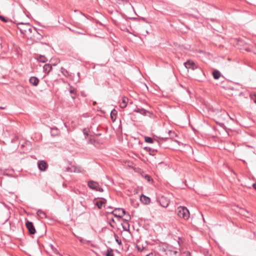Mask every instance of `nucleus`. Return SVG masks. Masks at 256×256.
Listing matches in <instances>:
<instances>
[{
  "instance_id": "f257e3e1",
  "label": "nucleus",
  "mask_w": 256,
  "mask_h": 256,
  "mask_svg": "<svg viewBox=\"0 0 256 256\" xmlns=\"http://www.w3.org/2000/svg\"><path fill=\"white\" fill-rule=\"evenodd\" d=\"M18 28L20 32L24 34H31L33 31L37 32L36 28L32 26L29 23H18Z\"/></svg>"
},
{
  "instance_id": "f03ea898",
  "label": "nucleus",
  "mask_w": 256,
  "mask_h": 256,
  "mask_svg": "<svg viewBox=\"0 0 256 256\" xmlns=\"http://www.w3.org/2000/svg\"><path fill=\"white\" fill-rule=\"evenodd\" d=\"M176 212L178 217L185 220H188L190 218V212L186 207H178L176 210Z\"/></svg>"
},
{
  "instance_id": "7ed1b4c3",
  "label": "nucleus",
  "mask_w": 256,
  "mask_h": 256,
  "mask_svg": "<svg viewBox=\"0 0 256 256\" xmlns=\"http://www.w3.org/2000/svg\"><path fill=\"white\" fill-rule=\"evenodd\" d=\"M88 186L92 190L100 192H102L104 191L103 188L100 186L99 184L92 180H90L88 182Z\"/></svg>"
},
{
  "instance_id": "20e7f679",
  "label": "nucleus",
  "mask_w": 256,
  "mask_h": 256,
  "mask_svg": "<svg viewBox=\"0 0 256 256\" xmlns=\"http://www.w3.org/2000/svg\"><path fill=\"white\" fill-rule=\"evenodd\" d=\"M108 212L111 213L115 217L122 218L124 214H126V210L122 208H116L114 211H108Z\"/></svg>"
},
{
  "instance_id": "39448f33",
  "label": "nucleus",
  "mask_w": 256,
  "mask_h": 256,
  "mask_svg": "<svg viewBox=\"0 0 256 256\" xmlns=\"http://www.w3.org/2000/svg\"><path fill=\"white\" fill-rule=\"evenodd\" d=\"M157 202L164 208H166L169 204V200L164 196H160L157 198Z\"/></svg>"
},
{
  "instance_id": "423d86ee",
  "label": "nucleus",
  "mask_w": 256,
  "mask_h": 256,
  "mask_svg": "<svg viewBox=\"0 0 256 256\" xmlns=\"http://www.w3.org/2000/svg\"><path fill=\"white\" fill-rule=\"evenodd\" d=\"M216 116L219 120H223L228 116V114L225 110H221L216 112Z\"/></svg>"
},
{
  "instance_id": "0eeeda50",
  "label": "nucleus",
  "mask_w": 256,
  "mask_h": 256,
  "mask_svg": "<svg viewBox=\"0 0 256 256\" xmlns=\"http://www.w3.org/2000/svg\"><path fill=\"white\" fill-rule=\"evenodd\" d=\"M26 226L30 234H34L36 233V230L32 222L26 220Z\"/></svg>"
},
{
  "instance_id": "6e6552de",
  "label": "nucleus",
  "mask_w": 256,
  "mask_h": 256,
  "mask_svg": "<svg viewBox=\"0 0 256 256\" xmlns=\"http://www.w3.org/2000/svg\"><path fill=\"white\" fill-rule=\"evenodd\" d=\"M184 65L187 69H192V70H194L198 68L194 62L193 60H188L186 62H185L184 63Z\"/></svg>"
},
{
  "instance_id": "1a4fd4ad",
  "label": "nucleus",
  "mask_w": 256,
  "mask_h": 256,
  "mask_svg": "<svg viewBox=\"0 0 256 256\" xmlns=\"http://www.w3.org/2000/svg\"><path fill=\"white\" fill-rule=\"evenodd\" d=\"M38 168L41 171H45L48 168V164L44 160H39L38 162Z\"/></svg>"
},
{
  "instance_id": "9d476101",
  "label": "nucleus",
  "mask_w": 256,
  "mask_h": 256,
  "mask_svg": "<svg viewBox=\"0 0 256 256\" xmlns=\"http://www.w3.org/2000/svg\"><path fill=\"white\" fill-rule=\"evenodd\" d=\"M56 63L52 64H46L44 65L43 68H44V72L48 74H49L52 70V66H55L56 65Z\"/></svg>"
},
{
  "instance_id": "9b49d317",
  "label": "nucleus",
  "mask_w": 256,
  "mask_h": 256,
  "mask_svg": "<svg viewBox=\"0 0 256 256\" xmlns=\"http://www.w3.org/2000/svg\"><path fill=\"white\" fill-rule=\"evenodd\" d=\"M29 82L34 86H37L40 82L39 79L36 76H31L29 79Z\"/></svg>"
},
{
  "instance_id": "f8f14e48",
  "label": "nucleus",
  "mask_w": 256,
  "mask_h": 256,
  "mask_svg": "<svg viewBox=\"0 0 256 256\" xmlns=\"http://www.w3.org/2000/svg\"><path fill=\"white\" fill-rule=\"evenodd\" d=\"M106 202V200L103 198H99L98 200L95 202L94 204L100 209L102 208L104 204H105Z\"/></svg>"
},
{
  "instance_id": "ddd939ff",
  "label": "nucleus",
  "mask_w": 256,
  "mask_h": 256,
  "mask_svg": "<svg viewBox=\"0 0 256 256\" xmlns=\"http://www.w3.org/2000/svg\"><path fill=\"white\" fill-rule=\"evenodd\" d=\"M50 134L52 136H58L60 134V130L57 128L54 127L51 128Z\"/></svg>"
},
{
  "instance_id": "4468645a",
  "label": "nucleus",
  "mask_w": 256,
  "mask_h": 256,
  "mask_svg": "<svg viewBox=\"0 0 256 256\" xmlns=\"http://www.w3.org/2000/svg\"><path fill=\"white\" fill-rule=\"evenodd\" d=\"M140 200L142 203H144L145 204H148L150 202V198L144 195L141 196L140 198Z\"/></svg>"
},
{
  "instance_id": "2eb2a0df",
  "label": "nucleus",
  "mask_w": 256,
  "mask_h": 256,
  "mask_svg": "<svg viewBox=\"0 0 256 256\" xmlns=\"http://www.w3.org/2000/svg\"><path fill=\"white\" fill-rule=\"evenodd\" d=\"M68 29L72 32L78 34H82L85 35L86 34V31L84 29H81L80 30H76L74 28H68Z\"/></svg>"
},
{
  "instance_id": "dca6fc26",
  "label": "nucleus",
  "mask_w": 256,
  "mask_h": 256,
  "mask_svg": "<svg viewBox=\"0 0 256 256\" xmlns=\"http://www.w3.org/2000/svg\"><path fill=\"white\" fill-rule=\"evenodd\" d=\"M134 112L140 113L144 116H146V114L149 112L148 111L142 108H136L134 110Z\"/></svg>"
},
{
  "instance_id": "f3484780",
  "label": "nucleus",
  "mask_w": 256,
  "mask_h": 256,
  "mask_svg": "<svg viewBox=\"0 0 256 256\" xmlns=\"http://www.w3.org/2000/svg\"><path fill=\"white\" fill-rule=\"evenodd\" d=\"M128 99L126 97H123L122 98V102H120V106L122 108H125L128 102Z\"/></svg>"
},
{
  "instance_id": "a211bd4d",
  "label": "nucleus",
  "mask_w": 256,
  "mask_h": 256,
  "mask_svg": "<svg viewBox=\"0 0 256 256\" xmlns=\"http://www.w3.org/2000/svg\"><path fill=\"white\" fill-rule=\"evenodd\" d=\"M36 58L40 62L44 63L48 61L47 58L42 55H38L36 56Z\"/></svg>"
},
{
  "instance_id": "6ab92c4d",
  "label": "nucleus",
  "mask_w": 256,
  "mask_h": 256,
  "mask_svg": "<svg viewBox=\"0 0 256 256\" xmlns=\"http://www.w3.org/2000/svg\"><path fill=\"white\" fill-rule=\"evenodd\" d=\"M212 76L215 80H218L220 76V73L218 70H214L212 72Z\"/></svg>"
},
{
  "instance_id": "aec40b11",
  "label": "nucleus",
  "mask_w": 256,
  "mask_h": 256,
  "mask_svg": "<svg viewBox=\"0 0 256 256\" xmlns=\"http://www.w3.org/2000/svg\"><path fill=\"white\" fill-rule=\"evenodd\" d=\"M37 214L40 218H44L46 217V213L41 210H38Z\"/></svg>"
},
{
  "instance_id": "412c9836",
  "label": "nucleus",
  "mask_w": 256,
  "mask_h": 256,
  "mask_svg": "<svg viewBox=\"0 0 256 256\" xmlns=\"http://www.w3.org/2000/svg\"><path fill=\"white\" fill-rule=\"evenodd\" d=\"M124 230L129 232L130 231V224L126 222H124V224H122Z\"/></svg>"
},
{
  "instance_id": "4be33fe9",
  "label": "nucleus",
  "mask_w": 256,
  "mask_h": 256,
  "mask_svg": "<svg viewBox=\"0 0 256 256\" xmlns=\"http://www.w3.org/2000/svg\"><path fill=\"white\" fill-rule=\"evenodd\" d=\"M116 114L117 111L115 109H113L110 112V118L112 120H115Z\"/></svg>"
},
{
  "instance_id": "5701e85b",
  "label": "nucleus",
  "mask_w": 256,
  "mask_h": 256,
  "mask_svg": "<svg viewBox=\"0 0 256 256\" xmlns=\"http://www.w3.org/2000/svg\"><path fill=\"white\" fill-rule=\"evenodd\" d=\"M70 92L72 94L71 97L72 99H74L76 96V90L74 88H70Z\"/></svg>"
},
{
  "instance_id": "b1692460",
  "label": "nucleus",
  "mask_w": 256,
  "mask_h": 256,
  "mask_svg": "<svg viewBox=\"0 0 256 256\" xmlns=\"http://www.w3.org/2000/svg\"><path fill=\"white\" fill-rule=\"evenodd\" d=\"M144 149L146 152H148L150 155H152V156H154V149H152V148H149V147H144Z\"/></svg>"
},
{
  "instance_id": "393cba45",
  "label": "nucleus",
  "mask_w": 256,
  "mask_h": 256,
  "mask_svg": "<svg viewBox=\"0 0 256 256\" xmlns=\"http://www.w3.org/2000/svg\"><path fill=\"white\" fill-rule=\"evenodd\" d=\"M105 255L106 256H114L113 250L110 248H108L105 253Z\"/></svg>"
},
{
  "instance_id": "a878e982",
  "label": "nucleus",
  "mask_w": 256,
  "mask_h": 256,
  "mask_svg": "<svg viewBox=\"0 0 256 256\" xmlns=\"http://www.w3.org/2000/svg\"><path fill=\"white\" fill-rule=\"evenodd\" d=\"M144 140L146 142L148 143H153L154 142V140L150 137L149 136H145Z\"/></svg>"
},
{
  "instance_id": "bb28decb",
  "label": "nucleus",
  "mask_w": 256,
  "mask_h": 256,
  "mask_svg": "<svg viewBox=\"0 0 256 256\" xmlns=\"http://www.w3.org/2000/svg\"><path fill=\"white\" fill-rule=\"evenodd\" d=\"M60 71L62 72V73L64 76H67L68 75V70L65 69L64 68H61V70H60Z\"/></svg>"
},
{
  "instance_id": "cd10ccee",
  "label": "nucleus",
  "mask_w": 256,
  "mask_h": 256,
  "mask_svg": "<svg viewBox=\"0 0 256 256\" xmlns=\"http://www.w3.org/2000/svg\"><path fill=\"white\" fill-rule=\"evenodd\" d=\"M0 20L4 22H8L10 21L8 18L0 16Z\"/></svg>"
},
{
  "instance_id": "c85d7f7f",
  "label": "nucleus",
  "mask_w": 256,
  "mask_h": 256,
  "mask_svg": "<svg viewBox=\"0 0 256 256\" xmlns=\"http://www.w3.org/2000/svg\"><path fill=\"white\" fill-rule=\"evenodd\" d=\"M144 178L147 180L148 182H152L153 180L152 177L148 174H146L144 176Z\"/></svg>"
},
{
  "instance_id": "c756f323",
  "label": "nucleus",
  "mask_w": 256,
  "mask_h": 256,
  "mask_svg": "<svg viewBox=\"0 0 256 256\" xmlns=\"http://www.w3.org/2000/svg\"><path fill=\"white\" fill-rule=\"evenodd\" d=\"M76 168L72 167H67L66 168V172H75Z\"/></svg>"
},
{
  "instance_id": "7c9ffc66",
  "label": "nucleus",
  "mask_w": 256,
  "mask_h": 256,
  "mask_svg": "<svg viewBox=\"0 0 256 256\" xmlns=\"http://www.w3.org/2000/svg\"><path fill=\"white\" fill-rule=\"evenodd\" d=\"M125 215H126V218L123 219V220L124 222H128V220H130V218H130V215L129 214H127L126 213V214H125Z\"/></svg>"
},
{
  "instance_id": "2f4dec72",
  "label": "nucleus",
  "mask_w": 256,
  "mask_h": 256,
  "mask_svg": "<svg viewBox=\"0 0 256 256\" xmlns=\"http://www.w3.org/2000/svg\"><path fill=\"white\" fill-rule=\"evenodd\" d=\"M169 135L172 137V138H174V136H176V134L174 132H173V131H169Z\"/></svg>"
},
{
  "instance_id": "473e14b6",
  "label": "nucleus",
  "mask_w": 256,
  "mask_h": 256,
  "mask_svg": "<svg viewBox=\"0 0 256 256\" xmlns=\"http://www.w3.org/2000/svg\"><path fill=\"white\" fill-rule=\"evenodd\" d=\"M51 247H52V250L54 251V252L56 254H58V250H56V248H54L52 246H51Z\"/></svg>"
},
{
  "instance_id": "72a5a7b5",
  "label": "nucleus",
  "mask_w": 256,
  "mask_h": 256,
  "mask_svg": "<svg viewBox=\"0 0 256 256\" xmlns=\"http://www.w3.org/2000/svg\"><path fill=\"white\" fill-rule=\"evenodd\" d=\"M116 242L119 244H122V242H121V240H118V239L117 238H116Z\"/></svg>"
},
{
  "instance_id": "f704fd0d",
  "label": "nucleus",
  "mask_w": 256,
  "mask_h": 256,
  "mask_svg": "<svg viewBox=\"0 0 256 256\" xmlns=\"http://www.w3.org/2000/svg\"><path fill=\"white\" fill-rule=\"evenodd\" d=\"M28 144V142H25L24 144H22L20 145V147H21V148H24V144Z\"/></svg>"
},
{
  "instance_id": "c9c22d12",
  "label": "nucleus",
  "mask_w": 256,
  "mask_h": 256,
  "mask_svg": "<svg viewBox=\"0 0 256 256\" xmlns=\"http://www.w3.org/2000/svg\"><path fill=\"white\" fill-rule=\"evenodd\" d=\"M252 186H253L254 188L256 190V182L252 184Z\"/></svg>"
},
{
  "instance_id": "e433bc0d",
  "label": "nucleus",
  "mask_w": 256,
  "mask_h": 256,
  "mask_svg": "<svg viewBox=\"0 0 256 256\" xmlns=\"http://www.w3.org/2000/svg\"><path fill=\"white\" fill-rule=\"evenodd\" d=\"M137 247V248H138V250H139V251H142V249H141L138 246H136Z\"/></svg>"
},
{
  "instance_id": "4c0bfd02",
  "label": "nucleus",
  "mask_w": 256,
  "mask_h": 256,
  "mask_svg": "<svg viewBox=\"0 0 256 256\" xmlns=\"http://www.w3.org/2000/svg\"><path fill=\"white\" fill-rule=\"evenodd\" d=\"M146 256H154L153 254L151 253V254H147Z\"/></svg>"
},
{
  "instance_id": "58836bf2",
  "label": "nucleus",
  "mask_w": 256,
  "mask_h": 256,
  "mask_svg": "<svg viewBox=\"0 0 256 256\" xmlns=\"http://www.w3.org/2000/svg\"><path fill=\"white\" fill-rule=\"evenodd\" d=\"M5 108H5V107L0 106V109L4 110V109H5Z\"/></svg>"
},
{
  "instance_id": "ea45409f",
  "label": "nucleus",
  "mask_w": 256,
  "mask_h": 256,
  "mask_svg": "<svg viewBox=\"0 0 256 256\" xmlns=\"http://www.w3.org/2000/svg\"><path fill=\"white\" fill-rule=\"evenodd\" d=\"M254 96H256V99H254V102L255 103H256V94H254Z\"/></svg>"
},
{
  "instance_id": "a19ab883",
  "label": "nucleus",
  "mask_w": 256,
  "mask_h": 256,
  "mask_svg": "<svg viewBox=\"0 0 256 256\" xmlns=\"http://www.w3.org/2000/svg\"><path fill=\"white\" fill-rule=\"evenodd\" d=\"M113 234H114V236H115V237H116V236H116V234L114 232H113Z\"/></svg>"
},
{
  "instance_id": "79ce46f5",
  "label": "nucleus",
  "mask_w": 256,
  "mask_h": 256,
  "mask_svg": "<svg viewBox=\"0 0 256 256\" xmlns=\"http://www.w3.org/2000/svg\"><path fill=\"white\" fill-rule=\"evenodd\" d=\"M168 138H162V140H167Z\"/></svg>"
},
{
  "instance_id": "37998d69",
  "label": "nucleus",
  "mask_w": 256,
  "mask_h": 256,
  "mask_svg": "<svg viewBox=\"0 0 256 256\" xmlns=\"http://www.w3.org/2000/svg\"><path fill=\"white\" fill-rule=\"evenodd\" d=\"M156 143L159 144V142L158 140H156Z\"/></svg>"
},
{
  "instance_id": "c03bdc74",
  "label": "nucleus",
  "mask_w": 256,
  "mask_h": 256,
  "mask_svg": "<svg viewBox=\"0 0 256 256\" xmlns=\"http://www.w3.org/2000/svg\"><path fill=\"white\" fill-rule=\"evenodd\" d=\"M112 221L113 222H114V220L113 218H112Z\"/></svg>"
},
{
  "instance_id": "a18cd8bd",
  "label": "nucleus",
  "mask_w": 256,
  "mask_h": 256,
  "mask_svg": "<svg viewBox=\"0 0 256 256\" xmlns=\"http://www.w3.org/2000/svg\"><path fill=\"white\" fill-rule=\"evenodd\" d=\"M96 135H97L98 136H100V134H96Z\"/></svg>"
}]
</instances>
